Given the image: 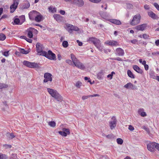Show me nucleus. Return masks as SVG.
Here are the masks:
<instances>
[{"instance_id":"1","label":"nucleus","mask_w":159,"mask_h":159,"mask_svg":"<svg viewBox=\"0 0 159 159\" xmlns=\"http://www.w3.org/2000/svg\"><path fill=\"white\" fill-rule=\"evenodd\" d=\"M44 48L42 44L38 43L36 45V50L38 54L39 55L44 56L50 60H56V57L55 54L51 50H49L48 52L43 51Z\"/></svg>"},{"instance_id":"2","label":"nucleus","mask_w":159,"mask_h":159,"mask_svg":"<svg viewBox=\"0 0 159 159\" xmlns=\"http://www.w3.org/2000/svg\"><path fill=\"white\" fill-rule=\"evenodd\" d=\"M70 57L75 66L81 70H84L85 67L84 65L80 62L73 54H70Z\"/></svg>"},{"instance_id":"3","label":"nucleus","mask_w":159,"mask_h":159,"mask_svg":"<svg viewBox=\"0 0 159 159\" xmlns=\"http://www.w3.org/2000/svg\"><path fill=\"white\" fill-rule=\"evenodd\" d=\"M23 64L24 65L28 67L37 69L39 68V66L38 64L35 62H31L26 61H24L23 62Z\"/></svg>"},{"instance_id":"4","label":"nucleus","mask_w":159,"mask_h":159,"mask_svg":"<svg viewBox=\"0 0 159 159\" xmlns=\"http://www.w3.org/2000/svg\"><path fill=\"white\" fill-rule=\"evenodd\" d=\"M141 16L139 14L135 15L131 21L130 23L132 25H135L138 24L140 22Z\"/></svg>"},{"instance_id":"5","label":"nucleus","mask_w":159,"mask_h":159,"mask_svg":"<svg viewBox=\"0 0 159 159\" xmlns=\"http://www.w3.org/2000/svg\"><path fill=\"white\" fill-rule=\"evenodd\" d=\"M19 2V0H13V3L10 7L11 12H13L17 8Z\"/></svg>"},{"instance_id":"6","label":"nucleus","mask_w":159,"mask_h":159,"mask_svg":"<svg viewBox=\"0 0 159 159\" xmlns=\"http://www.w3.org/2000/svg\"><path fill=\"white\" fill-rule=\"evenodd\" d=\"M117 123V120L114 116L111 118V120L109 122V126L111 129L114 128L116 126Z\"/></svg>"},{"instance_id":"7","label":"nucleus","mask_w":159,"mask_h":159,"mask_svg":"<svg viewBox=\"0 0 159 159\" xmlns=\"http://www.w3.org/2000/svg\"><path fill=\"white\" fill-rule=\"evenodd\" d=\"M67 30L70 33H71L73 30L78 31L79 30V28L77 27L73 26L70 24L67 25Z\"/></svg>"},{"instance_id":"8","label":"nucleus","mask_w":159,"mask_h":159,"mask_svg":"<svg viewBox=\"0 0 159 159\" xmlns=\"http://www.w3.org/2000/svg\"><path fill=\"white\" fill-rule=\"evenodd\" d=\"M52 75L48 73H46L44 74V79L43 80V82L46 83L48 81L51 82L52 80Z\"/></svg>"},{"instance_id":"9","label":"nucleus","mask_w":159,"mask_h":159,"mask_svg":"<svg viewBox=\"0 0 159 159\" xmlns=\"http://www.w3.org/2000/svg\"><path fill=\"white\" fill-rule=\"evenodd\" d=\"M39 12L36 11H32L29 13V16L30 19L31 20H34L35 18L39 13Z\"/></svg>"},{"instance_id":"10","label":"nucleus","mask_w":159,"mask_h":159,"mask_svg":"<svg viewBox=\"0 0 159 159\" xmlns=\"http://www.w3.org/2000/svg\"><path fill=\"white\" fill-rule=\"evenodd\" d=\"M155 142L150 143L147 145L148 150L151 152H153L155 150Z\"/></svg>"},{"instance_id":"11","label":"nucleus","mask_w":159,"mask_h":159,"mask_svg":"<svg viewBox=\"0 0 159 159\" xmlns=\"http://www.w3.org/2000/svg\"><path fill=\"white\" fill-rule=\"evenodd\" d=\"M62 130L63 131H59L58 132L62 136L65 137L70 134L69 129H68L64 128Z\"/></svg>"},{"instance_id":"12","label":"nucleus","mask_w":159,"mask_h":159,"mask_svg":"<svg viewBox=\"0 0 159 159\" xmlns=\"http://www.w3.org/2000/svg\"><path fill=\"white\" fill-rule=\"evenodd\" d=\"M115 53L118 56H122L124 55L125 52L123 49L119 48L116 49Z\"/></svg>"},{"instance_id":"13","label":"nucleus","mask_w":159,"mask_h":159,"mask_svg":"<svg viewBox=\"0 0 159 159\" xmlns=\"http://www.w3.org/2000/svg\"><path fill=\"white\" fill-rule=\"evenodd\" d=\"M147 26L146 24H143L137 26L135 27V29L138 30L143 31L145 30Z\"/></svg>"},{"instance_id":"14","label":"nucleus","mask_w":159,"mask_h":159,"mask_svg":"<svg viewBox=\"0 0 159 159\" xmlns=\"http://www.w3.org/2000/svg\"><path fill=\"white\" fill-rule=\"evenodd\" d=\"M148 15L151 18L154 19L158 20L159 17L152 11H150L148 12Z\"/></svg>"},{"instance_id":"15","label":"nucleus","mask_w":159,"mask_h":159,"mask_svg":"<svg viewBox=\"0 0 159 159\" xmlns=\"http://www.w3.org/2000/svg\"><path fill=\"white\" fill-rule=\"evenodd\" d=\"M124 87L127 89H137V87L131 83H129L124 86Z\"/></svg>"},{"instance_id":"16","label":"nucleus","mask_w":159,"mask_h":159,"mask_svg":"<svg viewBox=\"0 0 159 159\" xmlns=\"http://www.w3.org/2000/svg\"><path fill=\"white\" fill-rule=\"evenodd\" d=\"M72 2L79 7H82L84 4V2L82 0H74Z\"/></svg>"},{"instance_id":"17","label":"nucleus","mask_w":159,"mask_h":159,"mask_svg":"<svg viewBox=\"0 0 159 159\" xmlns=\"http://www.w3.org/2000/svg\"><path fill=\"white\" fill-rule=\"evenodd\" d=\"M52 97H54L55 99L58 102H61L62 100V96L58 93L57 92Z\"/></svg>"},{"instance_id":"18","label":"nucleus","mask_w":159,"mask_h":159,"mask_svg":"<svg viewBox=\"0 0 159 159\" xmlns=\"http://www.w3.org/2000/svg\"><path fill=\"white\" fill-rule=\"evenodd\" d=\"M54 19L58 22H60L62 20V17L59 14H54L53 15Z\"/></svg>"},{"instance_id":"19","label":"nucleus","mask_w":159,"mask_h":159,"mask_svg":"<svg viewBox=\"0 0 159 159\" xmlns=\"http://www.w3.org/2000/svg\"><path fill=\"white\" fill-rule=\"evenodd\" d=\"M94 45L100 51H102L101 44V43L99 39L96 41V42L95 43Z\"/></svg>"},{"instance_id":"20","label":"nucleus","mask_w":159,"mask_h":159,"mask_svg":"<svg viewBox=\"0 0 159 159\" xmlns=\"http://www.w3.org/2000/svg\"><path fill=\"white\" fill-rule=\"evenodd\" d=\"M134 70L139 73L142 74L143 73L142 70L138 66L134 65L133 66Z\"/></svg>"},{"instance_id":"21","label":"nucleus","mask_w":159,"mask_h":159,"mask_svg":"<svg viewBox=\"0 0 159 159\" xmlns=\"http://www.w3.org/2000/svg\"><path fill=\"white\" fill-rule=\"evenodd\" d=\"M34 19V20L37 22H39L42 20L43 16L39 13Z\"/></svg>"},{"instance_id":"22","label":"nucleus","mask_w":159,"mask_h":159,"mask_svg":"<svg viewBox=\"0 0 159 159\" xmlns=\"http://www.w3.org/2000/svg\"><path fill=\"white\" fill-rule=\"evenodd\" d=\"M47 90L52 97L57 92V91L56 90L52 89L47 88Z\"/></svg>"},{"instance_id":"23","label":"nucleus","mask_w":159,"mask_h":159,"mask_svg":"<svg viewBox=\"0 0 159 159\" xmlns=\"http://www.w3.org/2000/svg\"><path fill=\"white\" fill-rule=\"evenodd\" d=\"M99 14L102 18L105 19L109 16L108 14L106 12L101 11L99 12Z\"/></svg>"},{"instance_id":"24","label":"nucleus","mask_w":159,"mask_h":159,"mask_svg":"<svg viewBox=\"0 0 159 159\" xmlns=\"http://www.w3.org/2000/svg\"><path fill=\"white\" fill-rule=\"evenodd\" d=\"M110 21L112 23L117 25H120L121 24V22L120 20L116 19H111L110 20Z\"/></svg>"},{"instance_id":"25","label":"nucleus","mask_w":159,"mask_h":159,"mask_svg":"<svg viewBox=\"0 0 159 159\" xmlns=\"http://www.w3.org/2000/svg\"><path fill=\"white\" fill-rule=\"evenodd\" d=\"M104 75V72L103 71L101 70L99 72L97 75V78L99 79H101L103 77V75Z\"/></svg>"},{"instance_id":"26","label":"nucleus","mask_w":159,"mask_h":159,"mask_svg":"<svg viewBox=\"0 0 159 159\" xmlns=\"http://www.w3.org/2000/svg\"><path fill=\"white\" fill-rule=\"evenodd\" d=\"M143 110V109H140L138 110V112L139 114H140L141 116L144 117L146 116V114L144 112H142Z\"/></svg>"},{"instance_id":"27","label":"nucleus","mask_w":159,"mask_h":159,"mask_svg":"<svg viewBox=\"0 0 159 159\" xmlns=\"http://www.w3.org/2000/svg\"><path fill=\"white\" fill-rule=\"evenodd\" d=\"M20 53L25 54H26L30 52V51L29 50H25L24 49L22 48L20 49Z\"/></svg>"},{"instance_id":"28","label":"nucleus","mask_w":159,"mask_h":159,"mask_svg":"<svg viewBox=\"0 0 159 159\" xmlns=\"http://www.w3.org/2000/svg\"><path fill=\"white\" fill-rule=\"evenodd\" d=\"M127 74L128 75L132 78H134V74L132 73L131 71L130 70H128Z\"/></svg>"},{"instance_id":"29","label":"nucleus","mask_w":159,"mask_h":159,"mask_svg":"<svg viewBox=\"0 0 159 159\" xmlns=\"http://www.w3.org/2000/svg\"><path fill=\"white\" fill-rule=\"evenodd\" d=\"M30 6V4L28 2H26L23 5L22 8L23 9H27L29 8Z\"/></svg>"},{"instance_id":"30","label":"nucleus","mask_w":159,"mask_h":159,"mask_svg":"<svg viewBox=\"0 0 159 159\" xmlns=\"http://www.w3.org/2000/svg\"><path fill=\"white\" fill-rule=\"evenodd\" d=\"M33 31L30 28L29 30L28 31V36L30 38H31L33 37Z\"/></svg>"},{"instance_id":"31","label":"nucleus","mask_w":159,"mask_h":159,"mask_svg":"<svg viewBox=\"0 0 159 159\" xmlns=\"http://www.w3.org/2000/svg\"><path fill=\"white\" fill-rule=\"evenodd\" d=\"M82 85V83L79 81H78L76 82L75 84V86L78 88H80Z\"/></svg>"},{"instance_id":"32","label":"nucleus","mask_w":159,"mask_h":159,"mask_svg":"<svg viewBox=\"0 0 159 159\" xmlns=\"http://www.w3.org/2000/svg\"><path fill=\"white\" fill-rule=\"evenodd\" d=\"M6 135L7 137H8L9 139H12L15 137V136L14 135L13 133H7Z\"/></svg>"},{"instance_id":"33","label":"nucleus","mask_w":159,"mask_h":159,"mask_svg":"<svg viewBox=\"0 0 159 159\" xmlns=\"http://www.w3.org/2000/svg\"><path fill=\"white\" fill-rule=\"evenodd\" d=\"M48 124L49 126L52 127H55L56 125L55 122L53 121H51L48 122Z\"/></svg>"},{"instance_id":"34","label":"nucleus","mask_w":159,"mask_h":159,"mask_svg":"<svg viewBox=\"0 0 159 159\" xmlns=\"http://www.w3.org/2000/svg\"><path fill=\"white\" fill-rule=\"evenodd\" d=\"M6 38V36L4 34L2 33L0 34V40L3 41Z\"/></svg>"},{"instance_id":"35","label":"nucleus","mask_w":159,"mask_h":159,"mask_svg":"<svg viewBox=\"0 0 159 159\" xmlns=\"http://www.w3.org/2000/svg\"><path fill=\"white\" fill-rule=\"evenodd\" d=\"M116 142L118 144L121 145L122 144L123 141L121 139L119 138L117 139Z\"/></svg>"},{"instance_id":"36","label":"nucleus","mask_w":159,"mask_h":159,"mask_svg":"<svg viewBox=\"0 0 159 159\" xmlns=\"http://www.w3.org/2000/svg\"><path fill=\"white\" fill-rule=\"evenodd\" d=\"M119 44L118 42L115 41L111 40V46H117Z\"/></svg>"},{"instance_id":"37","label":"nucleus","mask_w":159,"mask_h":159,"mask_svg":"<svg viewBox=\"0 0 159 159\" xmlns=\"http://www.w3.org/2000/svg\"><path fill=\"white\" fill-rule=\"evenodd\" d=\"M63 46L65 48H67L68 45V43L67 41H64L62 44Z\"/></svg>"},{"instance_id":"38","label":"nucleus","mask_w":159,"mask_h":159,"mask_svg":"<svg viewBox=\"0 0 159 159\" xmlns=\"http://www.w3.org/2000/svg\"><path fill=\"white\" fill-rule=\"evenodd\" d=\"M8 85L0 83V89L7 87Z\"/></svg>"},{"instance_id":"39","label":"nucleus","mask_w":159,"mask_h":159,"mask_svg":"<svg viewBox=\"0 0 159 159\" xmlns=\"http://www.w3.org/2000/svg\"><path fill=\"white\" fill-rule=\"evenodd\" d=\"M10 159H18L16 156V155L15 154H12L10 158Z\"/></svg>"},{"instance_id":"40","label":"nucleus","mask_w":159,"mask_h":159,"mask_svg":"<svg viewBox=\"0 0 159 159\" xmlns=\"http://www.w3.org/2000/svg\"><path fill=\"white\" fill-rule=\"evenodd\" d=\"M49 11H51L52 12H56V9L55 8H53L52 7H50L48 8Z\"/></svg>"},{"instance_id":"41","label":"nucleus","mask_w":159,"mask_h":159,"mask_svg":"<svg viewBox=\"0 0 159 159\" xmlns=\"http://www.w3.org/2000/svg\"><path fill=\"white\" fill-rule=\"evenodd\" d=\"M95 40H97V38L94 37H91L89 38L88 41L93 43L94 41H96Z\"/></svg>"},{"instance_id":"42","label":"nucleus","mask_w":159,"mask_h":159,"mask_svg":"<svg viewBox=\"0 0 159 159\" xmlns=\"http://www.w3.org/2000/svg\"><path fill=\"white\" fill-rule=\"evenodd\" d=\"M106 137L108 139H112L114 138V136L112 134H108L106 136Z\"/></svg>"},{"instance_id":"43","label":"nucleus","mask_w":159,"mask_h":159,"mask_svg":"<svg viewBox=\"0 0 159 159\" xmlns=\"http://www.w3.org/2000/svg\"><path fill=\"white\" fill-rule=\"evenodd\" d=\"M153 5L156 9L159 11V5L156 2H155L153 4Z\"/></svg>"},{"instance_id":"44","label":"nucleus","mask_w":159,"mask_h":159,"mask_svg":"<svg viewBox=\"0 0 159 159\" xmlns=\"http://www.w3.org/2000/svg\"><path fill=\"white\" fill-rule=\"evenodd\" d=\"M113 74H115V73L114 71H112L111 72V74H109L107 76V78H110V79H111L112 78V76Z\"/></svg>"},{"instance_id":"45","label":"nucleus","mask_w":159,"mask_h":159,"mask_svg":"<svg viewBox=\"0 0 159 159\" xmlns=\"http://www.w3.org/2000/svg\"><path fill=\"white\" fill-rule=\"evenodd\" d=\"M14 22L16 25H18L20 23V20L18 18H16L14 20Z\"/></svg>"},{"instance_id":"46","label":"nucleus","mask_w":159,"mask_h":159,"mask_svg":"<svg viewBox=\"0 0 159 159\" xmlns=\"http://www.w3.org/2000/svg\"><path fill=\"white\" fill-rule=\"evenodd\" d=\"M66 62L70 65H73V62H72V61L70 60H69V59L66 60Z\"/></svg>"},{"instance_id":"47","label":"nucleus","mask_w":159,"mask_h":159,"mask_svg":"<svg viewBox=\"0 0 159 159\" xmlns=\"http://www.w3.org/2000/svg\"><path fill=\"white\" fill-rule=\"evenodd\" d=\"M30 29L31 30H32L33 32H34L36 34H38V31L37 30L33 28H30Z\"/></svg>"},{"instance_id":"48","label":"nucleus","mask_w":159,"mask_h":159,"mask_svg":"<svg viewBox=\"0 0 159 159\" xmlns=\"http://www.w3.org/2000/svg\"><path fill=\"white\" fill-rule=\"evenodd\" d=\"M90 97L89 95L87 96H83L82 97V99L83 100H84L87 99L89 98Z\"/></svg>"},{"instance_id":"49","label":"nucleus","mask_w":159,"mask_h":159,"mask_svg":"<svg viewBox=\"0 0 159 159\" xmlns=\"http://www.w3.org/2000/svg\"><path fill=\"white\" fill-rule=\"evenodd\" d=\"M90 1H91L92 2L95 3H98L100 2L101 0H89Z\"/></svg>"},{"instance_id":"50","label":"nucleus","mask_w":159,"mask_h":159,"mask_svg":"<svg viewBox=\"0 0 159 159\" xmlns=\"http://www.w3.org/2000/svg\"><path fill=\"white\" fill-rule=\"evenodd\" d=\"M1 157H2V159L3 158H4L5 159H8L7 156L5 154H1Z\"/></svg>"},{"instance_id":"51","label":"nucleus","mask_w":159,"mask_h":159,"mask_svg":"<svg viewBox=\"0 0 159 159\" xmlns=\"http://www.w3.org/2000/svg\"><path fill=\"white\" fill-rule=\"evenodd\" d=\"M143 39H147L148 38L149 36L146 34H144L143 35Z\"/></svg>"},{"instance_id":"52","label":"nucleus","mask_w":159,"mask_h":159,"mask_svg":"<svg viewBox=\"0 0 159 159\" xmlns=\"http://www.w3.org/2000/svg\"><path fill=\"white\" fill-rule=\"evenodd\" d=\"M9 51L4 52L2 53V54L5 57H7L8 56Z\"/></svg>"},{"instance_id":"53","label":"nucleus","mask_w":159,"mask_h":159,"mask_svg":"<svg viewBox=\"0 0 159 159\" xmlns=\"http://www.w3.org/2000/svg\"><path fill=\"white\" fill-rule=\"evenodd\" d=\"M144 8L146 10H149L150 9V7L149 5L146 4L144 6Z\"/></svg>"},{"instance_id":"54","label":"nucleus","mask_w":159,"mask_h":159,"mask_svg":"<svg viewBox=\"0 0 159 159\" xmlns=\"http://www.w3.org/2000/svg\"><path fill=\"white\" fill-rule=\"evenodd\" d=\"M128 129L132 131L134 130V128L133 126H132L131 125H129Z\"/></svg>"},{"instance_id":"55","label":"nucleus","mask_w":159,"mask_h":159,"mask_svg":"<svg viewBox=\"0 0 159 159\" xmlns=\"http://www.w3.org/2000/svg\"><path fill=\"white\" fill-rule=\"evenodd\" d=\"M156 148L158 151H159V144L155 143V148Z\"/></svg>"},{"instance_id":"56","label":"nucleus","mask_w":159,"mask_h":159,"mask_svg":"<svg viewBox=\"0 0 159 159\" xmlns=\"http://www.w3.org/2000/svg\"><path fill=\"white\" fill-rule=\"evenodd\" d=\"M112 59L118 61H122V59L119 57H116V58H113V59Z\"/></svg>"},{"instance_id":"57","label":"nucleus","mask_w":159,"mask_h":159,"mask_svg":"<svg viewBox=\"0 0 159 159\" xmlns=\"http://www.w3.org/2000/svg\"><path fill=\"white\" fill-rule=\"evenodd\" d=\"M105 43L106 44H108L111 46V41H107L105 42Z\"/></svg>"},{"instance_id":"58","label":"nucleus","mask_w":159,"mask_h":159,"mask_svg":"<svg viewBox=\"0 0 159 159\" xmlns=\"http://www.w3.org/2000/svg\"><path fill=\"white\" fill-rule=\"evenodd\" d=\"M143 129L145 130L148 133H149V129L147 128L146 126H143Z\"/></svg>"},{"instance_id":"59","label":"nucleus","mask_w":159,"mask_h":159,"mask_svg":"<svg viewBox=\"0 0 159 159\" xmlns=\"http://www.w3.org/2000/svg\"><path fill=\"white\" fill-rule=\"evenodd\" d=\"M89 96L90 97H99V95L98 94H95L93 95H89Z\"/></svg>"},{"instance_id":"60","label":"nucleus","mask_w":159,"mask_h":159,"mask_svg":"<svg viewBox=\"0 0 159 159\" xmlns=\"http://www.w3.org/2000/svg\"><path fill=\"white\" fill-rule=\"evenodd\" d=\"M26 40L27 42H28L30 43H32V40L31 39L27 38H26Z\"/></svg>"},{"instance_id":"61","label":"nucleus","mask_w":159,"mask_h":159,"mask_svg":"<svg viewBox=\"0 0 159 159\" xmlns=\"http://www.w3.org/2000/svg\"><path fill=\"white\" fill-rule=\"evenodd\" d=\"M60 13L62 15H65V12L64 11L61 10L60 11Z\"/></svg>"},{"instance_id":"62","label":"nucleus","mask_w":159,"mask_h":159,"mask_svg":"<svg viewBox=\"0 0 159 159\" xmlns=\"http://www.w3.org/2000/svg\"><path fill=\"white\" fill-rule=\"evenodd\" d=\"M152 55H159V52H153L152 53Z\"/></svg>"},{"instance_id":"63","label":"nucleus","mask_w":159,"mask_h":159,"mask_svg":"<svg viewBox=\"0 0 159 159\" xmlns=\"http://www.w3.org/2000/svg\"><path fill=\"white\" fill-rule=\"evenodd\" d=\"M144 66L145 70H147L148 69V65L146 64L144 65Z\"/></svg>"},{"instance_id":"64","label":"nucleus","mask_w":159,"mask_h":159,"mask_svg":"<svg viewBox=\"0 0 159 159\" xmlns=\"http://www.w3.org/2000/svg\"><path fill=\"white\" fill-rule=\"evenodd\" d=\"M155 44L156 45L158 46L159 45V39L155 41Z\"/></svg>"}]
</instances>
